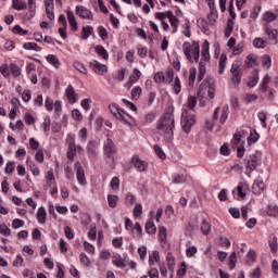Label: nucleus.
Returning <instances> with one entry per match:
<instances>
[{"label": "nucleus", "mask_w": 278, "mask_h": 278, "mask_svg": "<svg viewBox=\"0 0 278 278\" xmlns=\"http://www.w3.org/2000/svg\"><path fill=\"white\" fill-rule=\"evenodd\" d=\"M108 203H109V207H116V204L118 203V198L114 194H109Z\"/></svg>", "instance_id": "c03bdc74"}, {"label": "nucleus", "mask_w": 278, "mask_h": 278, "mask_svg": "<svg viewBox=\"0 0 278 278\" xmlns=\"http://www.w3.org/2000/svg\"><path fill=\"white\" fill-rule=\"evenodd\" d=\"M27 8L31 18L36 16V0H27Z\"/></svg>", "instance_id": "c9c22d12"}, {"label": "nucleus", "mask_w": 278, "mask_h": 278, "mask_svg": "<svg viewBox=\"0 0 278 278\" xmlns=\"http://www.w3.org/2000/svg\"><path fill=\"white\" fill-rule=\"evenodd\" d=\"M146 231L147 233L150 235H155V232L157 231V228L155 227V224L153 223V220H148L146 224Z\"/></svg>", "instance_id": "2f4dec72"}, {"label": "nucleus", "mask_w": 278, "mask_h": 278, "mask_svg": "<svg viewBox=\"0 0 278 278\" xmlns=\"http://www.w3.org/2000/svg\"><path fill=\"white\" fill-rule=\"evenodd\" d=\"M12 8L13 10H17V11L27 10V4L23 2V0H13Z\"/></svg>", "instance_id": "b1692460"}, {"label": "nucleus", "mask_w": 278, "mask_h": 278, "mask_svg": "<svg viewBox=\"0 0 278 278\" xmlns=\"http://www.w3.org/2000/svg\"><path fill=\"white\" fill-rule=\"evenodd\" d=\"M13 34H18L20 36H27V30L23 29L20 25L13 27Z\"/></svg>", "instance_id": "bf43d9fd"}, {"label": "nucleus", "mask_w": 278, "mask_h": 278, "mask_svg": "<svg viewBox=\"0 0 278 278\" xmlns=\"http://www.w3.org/2000/svg\"><path fill=\"white\" fill-rule=\"evenodd\" d=\"M45 8H46V14L50 21L55 20V13H53V2H49L47 0H43Z\"/></svg>", "instance_id": "2eb2a0df"}, {"label": "nucleus", "mask_w": 278, "mask_h": 278, "mask_svg": "<svg viewBox=\"0 0 278 278\" xmlns=\"http://www.w3.org/2000/svg\"><path fill=\"white\" fill-rule=\"evenodd\" d=\"M0 233H2V236H10V233H12V230L8 227V225L1 224Z\"/></svg>", "instance_id": "6e6d98bb"}, {"label": "nucleus", "mask_w": 278, "mask_h": 278, "mask_svg": "<svg viewBox=\"0 0 278 278\" xmlns=\"http://www.w3.org/2000/svg\"><path fill=\"white\" fill-rule=\"evenodd\" d=\"M154 81H155V84H162V81H165L164 72H157L154 75Z\"/></svg>", "instance_id": "4d7b16f0"}, {"label": "nucleus", "mask_w": 278, "mask_h": 278, "mask_svg": "<svg viewBox=\"0 0 278 278\" xmlns=\"http://www.w3.org/2000/svg\"><path fill=\"white\" fill-rule=\"evenodd\" d=\"M237 262H238V257L236 256V252H232L229 256L230 270H233V268H236Z\"/></svg>", "instance_id": "49530a36"}, {"label": "nucleus", "mask_w": 278, "mask_h": 278, "mask_svg": "<svg viewBox=\"0 0 278 278\" xmlns=\"http://www.w3.org/2000/svg\"><path fill=\"white\" fill-rule=\"evenodd\" d=\"M206 71H207V70H206L205 62L200 61V68H199L198 81H203V77H205Z\"/></svg>", "instance_id": "473e14b6"}, {"label": "nucleus", "mask_w": 278, "mask_h": 278, "mask_svg": "<svg viewBox=\"0 0 278 278\" xmlns=\"http://www.w3.org/2000/svg\"><path fill=\"white\" fill-rule=\"evenodd\" d=\"M188 178L185 175H176L173 178V184H186Z\"/></svg>", "instance_id": "de8ad7c7"}, {"label": "nucleus", "mask_w": 278, "mask_h": 278, "mask_svg": "<svg viewBox=\"0 0 278 278\" xmlns=\"http://www.w3.org/2000/svg\"><path fill=\"white\" fill-rule=\"evenodd\" d=\"M257 140H260V134H257L256 130H251L250 136L248 138V143L251 144H255V142H257Z\"/></svg>", "instance_id": "72a5a7b5"}, {"label": "nucleus", "mask_w": 278, "mask_h": 278, "mask_svg": "<svg viewBox=\"0 0 278 278\" xmlns=\"http://www.w3.org/2000/svg\"><path fill=\"white\" fill-rule=\"evenodd\" d=\"M104 153L110 159L114 157V154L116 153V146L114 144V141H112V139L106 140V143L104 146Z\"/></svg>", "instance_id": "9d476101"}, {"label": "nucleus", "mask_w": 278, "mask_h": 278, "mask_svg": "<svg viewBox=\"0 0 278 278\" xmlns=\"http://www.w3.org/2000/svg\"><path fill=\"white\" fill-rule=\"evenodd\" d=\"M256 64H257V56H255L254 54H249L245 60V66H248V68H253V66H255Z\"/></svg>", "instance_id": "bb28decb"}, {"label": "nucleus", "mask_w": 278, "mask_h": 278, "mask_svg": "<svg viewBox=\"0 0 278 278\" xmlns=\"http://www.w3.org/2000/svg\"><path fill=\"white\" fill-rule=\"evenodd\" d=\"M140 94H142V88H140L139 86L132 88L131 90L132 101H138L140 99Z\"/></svg>", "instance_id": "4c0bfd02"}, {"label": "nucleus", "mask_w": 278, "mask_h": 278, "mask_svg": "<svg viewBox=\"0 0 278 278\" xmlns=\"http://www.w3.org/2000/svg\"><path fill=\"white\" fill-rule=\"evenodd\" d=\"M0 73L1 75H3V77H10V67L8 66V64H3L2 66H0Z\"/></svg>", "instance_id": "680f3d73"}, {"label": "nucleus", "mask_w": 278, "mask_h": 278, "mask_svg": "<svg viewBox=\"0 0 278 278\" xmlns=\"http://www.w3.org/2000/svg\"><path fill=\"white\" fill-rule=\"evenodd\" d=\"M156 129L163 134L166 142H173V138H175V117L173 113H165L156 124Z\"/></svg>", "instance_id": "f257e3e1"}, {"label": "nucleus", "mask_w": 278, "mask_h": 278, "mask_svg": "<svg viewBox=\"0 0 278 278\" xmlns=\"http://www.w3.org/2000/svg\"><path fill=\"white\" fill-rule=\"evenodd\" d=\"M76 15L85 21H94V14H92V11L84 5L76 7Z\"/></svg>", "instance_id": "423d86ee"}, {"label": "nucleus", "mask_w": 278, "mask_h": 278, "mask_svg": "<svg viewBox=\"0 0 278 278\" xmlns=\"http://www.w3.org/2000/svg\"><path fill=\"white\" fill-rule=\"evenodd\" d=\"M167 266L168 270L170 273H175V256H173V253L168 252L166 255Z\"/></svg>", "instance_id": "4be33fe9"}, {"label": "nucleus", "mask_w": 278, "mask_h": 278, "mask_svg": "<svg viewBox=\"0 0 278 278\" xmlns=\"http://www.w3.org/2000/svg\"><path fill=\"white\" fill-rule=\"evenodd\" d=\"M260 164V159H257V156H252L250 160H248L247 163V170H249V173H253V170H255V168H257Z\"/></svg>", "instance_id": "4468645a"}, {"label": "nucleus", "mask_w": 278, "mask_h": 278, "mask_svg": "<svg viewBox=\"0 0 278 278\" xmlns=\"http://www.w3.org/2000/svg\"><path fill=\"white\" fill-rule=\"evenodd\" d=\"M25 225V222H23V219H14L13 223H12V227L13 229H20V227H24Z\"/></svg>", "instance_id": "69168bd1"}, {"label": "nucleus", "mask_w": 278, "mask_h": 278, "mask_svg": "<svg viewBox=\"0 0 278 278\" xmlns=\"http://www.w3.org/2000/svg\"><path fill=\"white\" fill-rule=\"evenodd\" d=\"M154 151L156 155H159L160 160H166V153H164V150L160 146H154Z\"/></svg>", "instance_id": "603ef678"}, {"label": "nucleus", "mask_w": 278, "mask_h": 278, "mask_svg": "<svg viewBox=\"0 0 278 278\" xmlns=\"http://www.w3.org/2000/svg\"><path fill=\"white\" fill-rule=\"evenodd\" d=\"M46 60L49 62V64L54 66V68H60V66H62L60 59H58L55 54H49Z\"/></svg>", "instance_id": "aec40b11"}, {"label": "nucleus", "mask_w": 278, "mask_h": 278, "mask_svg": "<svg viewBox=\"0 0 278 278\" xmlns=\"http://www.w3.org/2000/svg\"><path fill=\"white\" fill-rule=\"evenodd\" d=\"M268 244H269V249H270L271 253H277L278 242H277V237L276 236L269 237Z\"/></svg>", "instance_id": "a878e982"}, {"label": "nucleus", "mask_w": 278, "mask_h": 278, "mask_svg": "<svg viewBox=\"0 0 278 278\" xmlns=\"http://www.w3.org/2000/svg\"><path fill=\"white\" fill-rule=\"evenodd\" d=\"M66 14H67V21L73 31H77V29H79V26L77 24V18L75 17V13H73V11L71 10H67Z\"/></svg>", "instance_id": "ddd939ff"}, {"label": "nucleus", "mask_w": 278, "mask_h": 278, "mask_svg": "<svg viewBox=\"0 0 278 278\" xmlns=\"http://www.w3.org/2000/svg\"><path fill=\"white\" fill-rule=\"evenodd\" d=\"M132 213L134 216H142V204H136Z\"/></svg>", "instance_id": "338daca9"}, {"label": "nucleus", "mask_w": 278, "mask_h": 278, "mask_svg": "<svg viewBox=\"0 0 278 278\" xmlns=\"http://www.w3.org/2000/svg\"><path fill=\"white\" fill-rule=\"evenodd\" d=\"M131 164L139 170V173H146L147 168H149V163L140 160L138 155L132 156Z\"/></svg>", "instance_id": "6e6552de"}, {"label": "nucleus", "mask_w": 278, "mask_h": 278, "mask_svg": "<svg viewBox=\"0 0 278 278\" xmlns=\"http://www.w3.org/2000/svg\"><path fill=\"white\" fill-rule=\"evenodd\" d=\"M111 188L112 190H118V188H121V179H118V177H113Z\"/></svg>", "instance_id": "13d9d810"}, {"label": "nucleus", "mask_w": 278, "mask_h": 278, "mask_svg": "<svg viewBox=\"0 0 278 278\" xmlns=\"http://www.w3.org/2000/svg\"><path fill=\"white\" fill-rule=\"evenodd\" d=\"M26 164L31 170L34 177H38V175H40V169H38V166H36V163H34L31 160H27Z\"/></svg>", "instance_id": "c85d7f7f"}, {"label": "nucleus", "mask_w": 278, "mask_h": 278, "mask_svg": "<svg viewBox=\"0 0 278 278\" xmlns=\"http://www.w3.org/2000/svg\"><path fill=\"white\" fill-rule=\"evenodd\" d=\"M10 72L12 73L13 77H21V67H18V65L12 63L10 65Z\"/></svg>", "instance_id": "37998d69"}, {"label": "nucleus", "mask_w": 278, "mask_h": 278, "mask_svg": "<svg viewBox=\"0 0 278 278\" xmlns=\"http://www.w3.org/2000/svg\"><path fill=\"white\" fill-rule=\"evenodd\" d=\"M195 119H194V115L188 113V110H184L182 114H181V127L182 130L186 131L187 134H190L191 129H192V125H194Z\"/></svg>", "instance_id": "39448f33"}, {"label": "nucleus", "mask_w": 278, "mask_h": 278, "mask_svg": "<svg viewBox=\"0 0 278 278\" xmlns=\"http://www.w3.org/2000/svg\"><path fill=\"white\" fill-rule=\"evenodd\" d=\"M174 78L175 72L173 71V68H168L166 71L165 84H172Z\"/></svg>", "instance_id": "a18cd8bd"}, {"label": "nucleus", "mask_w": 278, "mask_h": 278, "mask_svg": "<svg viewBox=\"0 0 278 278\" xmlns=\"http://www.w3.org/2000/svg\"><path fill=\"white\" fill-rule=\"evenodd\" d=\"M68 142V149H67V160L73 162L75 160V155H77V144H75V138L73 136H70L67 139Z\"/></svg>", "instance_id": "0eeeda50"}, {"label": "nucleus", "mask_w": 278, "mask_h": 278, "mask_svg": "<svg viewBox=\"0 0 278 278\" xmlns=\"http://www.w3.org/2000/svg\"><path fill=\"white\" fill-rule=\"evenodd\" d=\"M149 277L150 278H160V271L157 270V268L150 269Z\"/></svg>", "instance_id": "774afa93"}, {"label": "nucleus", "mask_w": 278, "mask_h": 278, "mask_svg": "<svg viewBox=\"0 0 278 278\" xmlns=\"http://www.w3.org/2000/svg\"><path fill=\"white\" fill-rule=\"evenodd\" d=\"M140 75H142L138 68H135L132 74L129 77V80L127 81L126 86L128 88H131V86H134V84H136V81H138V79H140Z\"/></svg>", "instance_id": "f3484780"}, {"label": "nucleus", "mask_w": 278, "mask_h": 278, "mask_svg": "<svg viewBox=\"0 0 278 278\" xmlns=\"http://www.w3.org/2000/svg\"><path fill=\"white\" fill-rule=\"evenodd\" d=\"M182 51L189 60V62H199L201 58V48L199 47V42L193 41L192 43L186 41L182 43Z\"/></svg>", "instance_id": "f03ea898"}, {"label": "nucleus", "mask_w": 278, "mask_h": 278, "mask_svg": "<svg viewBox=\"0 0 278 278\" xmlns=\"http://www.w3.org/2000/svg\"><path fill=\"white\" fill-rule=\"evenodd\" d=\"M76 166V177L77 181L80 184V186H86V173L84 172V167L79 163L75 164Z\"/></svg>", "instance_id": "9b49d317"}, {"label": "nucleus", "mask_w": 278, "mask_h": 278, "mask_svg": "<svg viewBox=\"0 0 278 278\" xmlns=\"http://www.w3.org/2000/svg\"><path fill=\"white\" fill-rule=\"evenodd\" d=\"M23 47L26 51H42V48L36 42H25Z\"/></svg>", "instance_id": "393cba45"}, {"label": "nucleus", "mask_w": 278, "mask_h": 278, "mask_svg": "<svg viewBox=\"0 0 278 278\" xmlns=\"http://www.w3.org/2000/svg\"><path fill=\"white\" fill-rule=\"evenodd\" d=\"M216 83L214 81V78L208 77L204 79V81L201 83L198 89V98L204 99L205 92L207 91L208 98L214 99L216 97V89H215Z\"/></svg>", "instance_id": "7ed1b4c3"}, {"label": "nucleus", "mask_w": 278, "mask_h": 278, "mask_svg": "<svg viewBox=\"0 0 278 278\" xmlns=\"http://www.w3.org/2000/svg\"><path fill=\"white\" fill-rule=\"evenodd\" d=\"M265 31L267 34V38L269 40H274L275 43L277 45L278 42V29H274L270 27V24L265 25Z\"/></svg>", "instance_id": "f8f14e48"}, {"label": "nucleus", "mask_w": 278, "mask_h": 278, "mask_svg": "<svg viewBox=\"0 0 278 278\" xmlns=\"http://www.w3.org/2000/svg\"><path fill=\"white\" fill-rule=\"evenodd\" d=\"M264 188H266V185H264V181L256 180L252 186V192L254 194H262L264 192Z\"/></svg>", "instance_id": "dca6fc26"}, {"label": "nucleus", "mask_w": 278, "mask_h": 278, "mask_svg": "<svg viewBox=\"0 0 278 278\" xmlns=\"http://www.w3.org/2000/svg\"><path fill=\"white\" fill-rule=\"evenodd\" d=\"M74 67L76 68V71H78L79 73H81L83 75H87L88 71L86 70V66L79 62H75L74 63Z\"/></svg>", "instance_id": "09e8293b"}, {"label": "nucleus", "mask_w": 278, "mask_h": 278, "mask_svg": "<svg viewBox=\"0 0 278 278\" xmlns=\"http://www.w3.org/2000/svg\"><path fill=\"white\" fill-rule=\"evenodd\" d=\"M167 236H168V233H167L166 227L161 226L159 228V238H160L161 242H166Z\"/></svg>", "instance_id": "a19ab883"}, {"label": "nucleus", "mask_w": 278, "mask_h": 278, "mask_svg": "<svg viewBox=\"0 0 278 278\" xmlns=\"http://www.w3.org/2000/svg\"><path fill=\"white\" fill-rule=\"evenodd\" d=\"M270 77L268 75H266L264 78H263V83H262V87L261 89L263 90V92H267L268 90V85L270 84Z\"/></svg>", "instance_id": "3c124183"}, {"label": "nucleus", "mask_w": 278, "mask_h": 278, "mask_svg": "<svg viewBox=\"0 0 278 278\" xmlns=\"http://www.w3.org/2000/svg\"><path fill=\"white\" fill-rule=\"evenodd\" d=\"M90 68L97 73V75H105L108 73V65L99 63V61H92Z\"/></svg>", "instance_id": "1a4fd4ad"}, {"label": "nucleus", "mask_w": 278, "mask_h": 278, "mask_svg": "<svg viewBox=\"0 0 278 278\" xmlns=\"http://www.w3.org/2000/svg\"><path fill=\"white\" fill-rule=\"evenodd\" d=\"M173 90L175 94H179L181 92V81L179 80V77H176L174 80Z\"/></svg>", "instance_id": "79ce46f5"}, {"label": "nucleus", "mask_w": 278, "mask_h": 278, "mask_svg": "<svg viewBox=\"0 0 278 278\" xmlns=\"http://www.w3.org/2000/svg\"><path fill=\"white\" fill-rule=\"evenodd\" d=\"M37 220L40 225H45L47 223V211L42 206L37 211Z\"/></svg>", "instance_id": "a211bd4d"}, {"label": "nucleus", "mask_w": 278, "mask_h": 278, "mask_svg": "<svg viewBox=\"0 0 278 278\" xmlns=\"http://www.w3.org/2000/svg\"><path fill=\"white\" fill-rule=\"evenodd\" d=\"M96 52L98 53V55H100V58H103V60L110 59V54L108 53V50H105V48H103L102 46H97Z\"/></svg>", "instance_id": "7c9ffc66"}, {"label": "nucleus", "mask_w": 278, "mask_h": 278, "mask_svg": "<svg viewBox=\"0 0 278 278\" xmlns=\"http://www.w3.org/2000/svg\"><path fill=\"white\" fill-rule=\"evenodd\" d=\"M227 118H229V105H224L222 108V114L219 117V123L222 125H225V122L227 121Z\"/></svg>", "instance_id": "412c9836"}, {"label": "nucleus", "mask_w": 278, "mask_h": 278, "mask_svg": "<svg viewBox=\"0 0 278 278\" xmlns=\"http://www.w3.org/2000/svg\"><path fill=\"white\" fill-rule=\"evenodd\" d=\"M66 94L70 103H77V94H75V89L73 86L68 85L66 89Z\"/></svg>", "instance_id": "6ab92c4d"}, {"label": "nucleus", "mask_w": 278, "mask_h": 278, "mask_svg": "<svg viewBox=\"0 0 278 278\" xmlns=\"http://www.w3.org/2000/svg\"><path fill=\"white\" fill-rule=\"evenodd\" d=\"M109 110L117 121H122L125 125H131L134 123V117L119 109L117 104H110Z\"/></svg>", "instance_id": "20e7f679"}, {"label": "nucleus", "mask_w": 278, "mask_h": 278, "mask_svg": "<svg viewBox=\"0 0 278 278\" xmlns=\"http://www.w3.org/2000/svg\"><path fill=\"white\" fill-rule=\"evenodd\" d=\"M248 264H253L255 262V250H250L247 254Z\"/></svg>", "instance_id": "052dcab7"}, {"label": "nucleus", "mask_w": 278, "mask_h": 278, "mask_svg": "<svg viewBox=\"0 0 278 278\" xmlns=\"http://www.w3.org/2000/svg\"><path fill=\"white\" fill-rule=\"evenodd\" d=\"M188 270V265H186V262H182L180 265V268L177 270L178 277H184Z\"/></svg>", "instance_id": "5fc2aeb1"}, {"label": "nucleus", "mask_w": 278, "mask_h": 278, "mask_svg": "<svg viewBox=\"0 0 278 278\" xmlns=\"http://www.w3.org/2000/svg\"><path fill=\"white\" fill-rule=\"evenodd\" d=\"M263 21H265L267 23V25H269V23H273L274 21H277V14H275L270 11H267L263 15Z\"/></svg>", "instance_id": "cd10ccee"}, {"label": "nucleus", "mask_w": 278, "mask_h": 278, "mask_svg": "<svg viewBox=\"0 0 278 278\" xmlns=\"http://www.w3.org/2000/svg\"><path fill=\"white\" fill-rule=\"evenodd\" d=\"M233 25H235L233 21L229 20L227 23L226 31H225L226 38H229V36H231V31H233Z\"/></svg>", "instance_id": "8fccbe9b"}, {"label": "nucleus", "mask_w": 278, "mask_h": 278, "mask_svg": "<svg viewBox=\"0 0 278 278\" xmlns=\"http://www.w3.org/2000/svg\"><path fill=\"white\" fill-rule=\"evenodd\" d=\"M194 79H197V68L192 67L189 71L188 84L190 87L194 86Z\"/></svg>", "instance_id": "58836bf2"}, {"label": "nucleus", "mask_w": 278, "mask_h": 278, "mask_svg": "<svg viewBox=\"0 0 278 278\" xmlns=\"http://www.w3.org/2000/svg\"><path fill=\"white\" fill-rule=\"evenodd\" d=\"M88 153L89 157H97V144L92 141L88 143Z\"/></svg>", "instance_id": "ea45409f"}, {"label": "nucleus", "mask_w": 278, "mask_h": 278, "mask_svg": "<svg viewBox=\"0 0 278 278\" xmlns=\"http://www.w3.org/2000/svg\"><path fill=\"white\" fill-rule=\"evenodd\" d=\"M201 231L203 236H210V232L212 231V226L205 219L202 222Z\"/></svg>", "instance_id": "f704fd0d"}, {"label": "nucleus", "mask_w": 278, "mask_h": 278, "mask_svg": "<svg viewBox=\"0 0 278 278\" xmlns=\"http://www.w3.org/2000/svg\"><path fill=\"white\" fill-rule=\"evenodd\" d=\"M188 108L190 110H194V108H197V98L195 97H189L188 98Z\"/></svg>", "instance_id": "0e129e2a"}, {"label": "nucleus", "mask_w": 278, "mask_h": 278, "mask_svg": "<svg viewBox=\"0 0 278 278\" xmlns=\"http://www.w3.org/2000/svg\"><path fill=\"white\" fill-rule=\"evenodd\" d=\"M226 66H227V55L222 54L219 58V75H223V73H225Z\"/></svg>", "instance_id": "e433bc0d"}, {"label": "nucleus", "mask_w": 278, "mask_h": 278, "mask_svg": "<svg viewBox=\"0 0 278 278\" xmlns=\"http://www.w3.org/2000/svg\"><path fill=\"white\" fill-rule=\"evenodd\" d=\"M25 123L26 125H34V123H36V118L33 117L31 113L25 114Z\"/></svg>", "instance_id": "e2e57ef3"}, {"label": "nucleus", "mask_w": 278, "mask_h": 278, "mask_svg": "<svg viewBox=\"0 0 278 278\" xmlns=\"http://www.w3.org/2000/svg\"><path fill=\"white\" fill-rule=\"evenodd\" d=\"M268 42L261 37H256L253 41L252 45L253 47H255V49H264V47H266Z\"/></svg>", "instance_id": "5701e85b"}, {"label": "nucleus", "mask_w": 278, "mask_h": 278, "mask_svg": "<svg viewBox=\"0 0 278 278\" xmlns=\"http://www.w3.org/2000/svg\"><path fill=\"white\" fill-rule=\"evenodd\" d=\"M45 105L48 112H53L55 103H53V100L50 97H47Z\"/></svg>", "instance_id": "864d4df0"}, {"label": "nucleus", "mask_w": 278, "mask_h": 278, "mask_svg": "<svg viewBox=\"0 0 278 278\" xmlns=\"http://www.w3.org/2000/svg\"><path fill=\"white\" fill-rule=\"evenodd\" d=\"M92 30H93L92 26L83 27L81 36H80L81 40H88V38H90V34H92Z\"/></svg>", "instance_id": "c756f323"}]
</instances>
